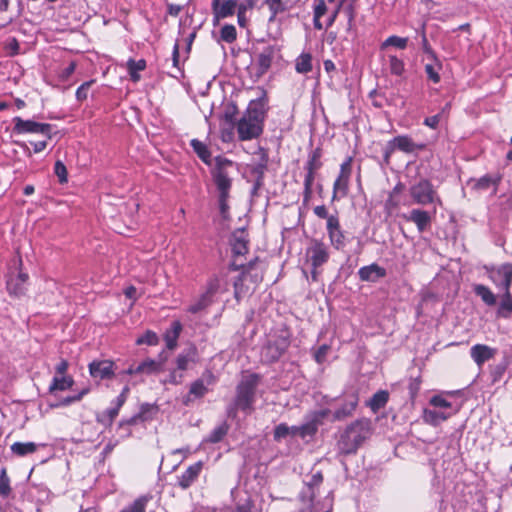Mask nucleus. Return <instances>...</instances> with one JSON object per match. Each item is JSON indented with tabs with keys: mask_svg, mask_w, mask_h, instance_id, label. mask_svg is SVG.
Masks as SVG:
<instances>
[{
	"mask_svg": "<svg viewBox=\"0 0 512 512\" xmlns=\"http://www.w3.org/2000/svg\"><path fill=\"white\" fill-rule=\"evenodd\" d=\"M266 93L257 100H252L246 112L237 122L238 137L241 141L252 140L259 137L263 132V124L267 112Z\"/></svg>",
	"mask_w": 512,
	"mask_h": 512,
	"instance_id": "1",
	"label": "nucleus"
},
{
	"mask_svg": "<svg viewBox=\"0 0 512 512\" xmlns=\"http://www.w3.org/2000/svg\"><path fill=\"white\" fill-rule=\"evenodd\" d=\"M233 168L234 163L231 160L218 156L215 159V168L212 170L213 181L219 193V210L224 220L229 218L228 200L232 187L231 170Z\"/></svg>",
	"mask_w": 512,
	"mask_h": 512,
	"instance_id": "2",
	"label": "nucleus"
},
{
	"mask_svg": "<svg viewBox=\"0 0 512 512\" xmlns=\"http://www.w3.org/2000/svg\"><path fill=\"white\" fill-rule=\"evenodd\" d=\"M372 434L370 419L360 418L350 423L340 434L337 442L338 451L348 455L355 453Z\"/></svg>",
	"mask_w": 512,
	"mask_h": 512,
	"instance_id": "3",
	"label": "nucleus"
},
{
	"mask_svg": "<svg viewBox=\"0 0 512 512\" xmlns=\"http://www.w3.org/2000/svg\"><path fill=\"white\" fill-rule=\"evenodd\" d=\"M258 376L251 374L242 378L236 387V396L234 402L227 408V415L230 418H236L237 411L241 410L250 414L254 408L255 392L258 386Z\"/></svg>",
	"mask_w": 512,
	"mask_h": 512,
	"instance_id": "4",
	"label": "nucleus"
},
{
	"mask_svg": "<svg viewBox=\"0 0 512 512\" xmlns=\"http://www.w3.org/2000/svg\"><path fill=\"white\" fill-rule=\"evenodd\" d=\"M254 265L255 263L251 261L246 265L234 267L235 270L240 269V267L243 269L241 275L234 282L236 299H240L246 294L253 292L257 284L262 280V274L255 270Z\"/></svg>",
	"mask_w": 512,
	"mask_h": 512,
	"instance_id": "5",
	"label": "nucleus"
},
{
	"mask_svg": "<svg viewBox=\"0 0 512 512\" xmlns=\"http://www.w3.org/2000/svg\"><path fill=\"white\" fill-rule=\"evenodd\" d=\"M289 345L290 341L287 332L270 336L261 350L262 361L266 363L276 362L285 353Z\"/></svg>",
	"mask_w": 512,
	"mask_h": 512,
	"instance_id": "6",
	"label": "nucleus"
},
{
	"mask_svg": "<svg viewBox=\"0 0 512 512\" xmlns=\"http://www.w3.org/2000/svg\"><path fill=\"white\" fill-rule=\"evenodd\" d=\"M409 194L414 203L419 205L425 206L436 201L440 202L432 183L425 178H422L417 183L411 185L409 188Z\"/></svg>",
	"mask_w": 512,
	"mask_h": 512,
	"instance_id": "7",
	"label": "nucleus"
},
{
	"mask_svg": "<svg viewBox=\"0 0 512 512\" xmlns=\"http://www.w3.org/2000/svg\"><path fill=\"white\" fill-rule=\"evenodd\" d=\"M424 147L425 146L423 144L414 142L408 135H399L387 142L384 149L383 159L386 164H389L391 155L395 150L410 154L417 150H422Z\"/></svg>",
	"mask_w": 512,
	"mask_h": 512,
	"instance_id": "8",
	"label": "nucleus"
},
{
	"mask_svg": "<svg viewBox=\"0 0 512 512\" xmlns=\"http://www.w3.org/2000/svg\"><path fill=\"white\" fill-rule=\"evenodd\" d=\"M489 279L500 288L503 293L510 291L512 284V263H504L498 266L485 267Z\"/></svg>",
	"mask_w": 512,
	"mask_h": 512,
	"instance_id": "9",
	"label": "nucleus"
},
{
	"mask_svg": "<svg viewBox=\"0 0 512 512\" xmlns=\"http://www.w3.org/2000/svg\"><path fill=\"white\" fill-rule=\"evenodd\" d=\"M352 173V158L348 157L340 166V173L333 185L332 201L344 198L349 192V182Z\"/></svg>",
	"mask_w": 512,
	"mask_h": 512,
	"instance_id": "10",
	"label": "nucleus"
},
{
	"mask_svg": "<svg viewBox=\"0 0 512 512\" xmlns=\"http://www.w3.org/2000/svg\"><path fill=\"white\" fill-rule=\"evenodd\" d=\"M13 122L15 123L13 130L18 134L35 133L42 134L47 139L51 138L52 126L48 123H38L32 120H23L20 117H15Z\"/></svg>",
	"mask_w": 512,
	"mask_h": 512,
	"instance_id": "11",
	"label": "nucleus"
},
{
	"mask_svg": "<svg viewBox=\"0 0 512 512\" xmlns=\"http://www.w3.org/2000/svg\"><path fill=\"white\" fill-rule=\"evenodd\" d=\"M279 49L276 46L270 45L265 47L258 55L256 64L253 67L255 70V77L261 78L270 69L272 61Z\"/></svg>",
	"mask_w": 512,
	"mask_h": 512,
	"instance_id": "12",
	"label": "nucleus"
},
{
	"mask_svg": "<svg viewBox=\"0 0 512 512\" xmlns=\"http://www.w3.org/2000/svg\"><path fill=\"white\" fill-rule=\"evenodd\" d=\"M359 403V397L356 392L348 394L345 398L344 403L338 409H336L333 413L330 412L331 421H343L348 417H351L355 412Z\"/></svg>",
	"mask_w": 512,
	"mask_h": 512,
	"instance_id": "13",
	"label": "nucleus"
},
{
	"mask_svg": "<svg viewBox=\"0 0 512 512\" xmlns=\"http://www.w3.org/2000/svg\"><path fill=\"white\" fill-rule=\"evenodd\" d=\"M330 415L329 409H322L319 411L314 412L311 416L308 422L304 423L303 425L299 426V436L301 438H305L307 436H313L317 430L318 426L323 423V420L327 418Z\"/></svg>",
	"mask_w": 512,
	"mask_h": 512,
	"instance_id": "14",
	"label": "nucleus"
},
{
	"mask_svg": "<svg viewBox=\"0 0 512 512\" xmlns=\"http://www.w3.org/2000/svg\"><path fill=\"white\" fill-rule=\"evenodd\" d=\"M28 274L19 271L16 275L10 274L7 279V290L10 295L20 297L25 294Z\"/></svg>",
	"mask_w": 512,
	"mask_h": 512,
	"instance_id": "15",
	"label": "nucleus"
},
{
	"mask_svg": "<svg viewBox=\"0 0 512 512\" xmlns=\"http://www.w3.org/2000/svg\"><path fill=\"white\" fill-rule=\"evenodd\" d=\"M113 367L114 363L110 360L93 361L89 364V372L95 379H110L114 375Z\"/></svg>",
	"mask_w": 512,
	"mask_h": 512,
	"instance_id": "16",
	"label": "nucleus"
},
{
	"mask_svg": "<svg viewBox=\"0 0 512 512\" xmlns=\"http://www.w3.org/2000/svg\"><path fill=\"white\" fill-rule=\"evenodd\" d=\"M406 221L416 225L419 232H424L431 226L432 216L428 211L422 209H412L408 215H403Z\"/></svg>",
	"mask_w": 512,
	"mask_h": 512,
	"instance_id": "17",
	"label": "nucleus"
},
{
	"mask_svg": "<svg viewBox=\"0 0 512 512\" xmlns=\"http://www.w3.org/2000/svg\"><path fill=\"white\" fill-rule=\"evenodd\" d=\"M307 255L310 257L312 266L317 268L323 265L328 260V252L326 246L321 242H314L313 245L308 248Z\"/></svg>",
	"mask_w": 512,
	"mask_h": 512,
	"instance_id": "18",
	"label": "nucleus"
},
{
	"mask_svg": "<svg viewBox=\"0 0 512 512\" xmlns=\"http://www.w3.org/2000/svg\"><path fill=\"white\" fill-rule=\"evenodd\" d=\"M495 354L496 349L484 344H476L470 349L471 358L479 367H481L486 361L493 358Z\"/></svg>",
	"mask_w": 512,
	"mask_h": 512,
	"instance_id": "19",
	"label": "nucleus"
},
{
	"mask_svg": "<svg viewBox=\"0 0 512 512\" xmlns=\"http://www.w3.org/2000/svg\"><path fill=\"white\" fill-rule=\"evenodd\" d=\"M203 467L201 461L189 466L182 474L178 477V485L183 489H188L198 478Z\"/></svg>",
	"mask_w": 512,
	"mask_h": 512,
	"instance_id": "20",
	"label": "nucleus"
},
{
	"mask_svg": "<svg viewBox=\"0 0 512 512\" xmlns=\"http://www.w3.org/2000/svg\"><path fill=\"white\" fill-rule=\"evenodd\" d=\"M207 392L208 388L204 384V379H197L191 383L188 394L182 398V403L189 406L194 400L204 397Z\"/></svg>",
	"mask_w": 512,
	"mask_h": 512,
	"instance_id": "21",
	"label": "nucleus"
},
{
	"mask_svg": "<svg viewBox=\"0 0 512 512\" xmlns=\"http://www.w3.org/2000/svg\"><path fill=\"white\" fill-rule=\"evenodd\" d=\"M237 6V0H227L220 4V2L212 3V10L214 14L215 21H219L220 19L226 18L228 16H232L235 13Z\"/></svg>",
	"mask_w": 512,
	"mask_h": 512,
	"instance_id": "22",
	"label": "nucleus"
},
{
	"mask_svg": "<svg viewBox=\"0 0 512 512\" xmlns=\"http://www.w3.org/2000/svg\"><path fill=\"white\" fill-rule=\"evenodd\" d=\"M165 360V358H160L159 360L148 358L137 365L136 371L140 372V375H153L160 373L164 370Z\"/></svg>",
	"mask_w": 512,
	"mask_h": 512,
	"instance_id": "23",
	"label": "nucleus"
},
{
	"mask_svg": "<svg viewBox=\"0 0 512 512\" xmlns=\"http://www.w3.org/2000/svg\"><path fill=\"white\" fill-rule=\"evenodd\" d=\"M248 239L244 230H237L232 234L231 245L235 255L241 256L248 251Z\"/></svg>",
	"mask_w": 512,
	"mask_h": 512,
	"instance_id": "24",
	"label": "nucleus"
},
{
	"mask_svg": "<svg viewBox=\"0 0 512 512\" xmlns=\"http://www.w3.org/2000/svg\"><path fill=\"white\" fill-rule=\"evenodd\" d=\"M358 274L362 281H376L385 276V270L377 264H372L360 268Z\"/></svg>",
	"mask_w": 512,
	"mask_h": 512,
	"instance_id": "25",
	"label": "nucleus"
},
{
	"mask_svg": "<svg viewBox=\"0 0 512 512\" xmlns=\"http://www.w3.org/2000/svg\"><path fill=\"white\" fill-rule=\"evenodd\" d=\"M182 331V325L178 321H174L171 325V328L166 331L164 335V339L166 342V347L169 350H173L177 346V340Z\"/></svg>",
	"mask_w": 512,
	"mask_h": 512,
	"instance_id": "26",
	"label": "nucleus"
},
{
	"mask_svg": "<svg viewBox=\"0 0 512 512\" xmlns=\"http://www.w3.org/2000/svg\"><path fill=\"white\" fill-rule=\"evenodd\" d=\"M74 384V380L71 376H54L52 383L49 386L51 393L55 391H65L70 389Z\"/></svg>",
	"mask_w": 512,
	"mask_h": 512,
	"instance_id": "27",
	"label": "nucleus"
},
{
	"mask_svg": "<svg viewBox=\"0 0 512 512\" xmlns=\"http://www.w3.org/2000/svg\"><path fill=\"white\" fill-rule=\"evenodd\" d=\"M213 302V298L204 292L188 307L187 311L192 314L206 310Z\"/></svg>",
	"mask_w": 512,
	"mask_h": 512,
	"instance_id": "28",
	"label": "nucleus"
},
{
	"mask_svg": "<svg viewBox=\"0 0 512 512\" xmlns=\"http://www.w3.org/2000/svg\"><path fill=\"white\" fill-rule=\"evenodd\" d=\"M10 449L14 455L23 457L33 454L37 450V445L34 442H15Z\"/></svg>",
	"mask_w": 512,
	"mask_h": 512,
	"instance_id": "29",
	"label": "nucleus"
},
{
	"mask_svg": "<svg viewBox=\"0 0 512 512\" xmlns=\"http://www.w3.org/2000/svg\"><path fill=\"white\" fill-rule=\"evenodd\" d=\"M388 399V392L385 390H380L372 396L368 402V406L373 412H377L387 404Z\"/></svg>",
	"mask_w": 512,
	"mask_h": 512,
	"instance_id": "30",
	"label": "nucleus"
},
{
	"mask_svg": "<svg viewBox=\"0 0 512 512\" xmlns=\"http://www.w3.org/2000/svg\"><path fill=\"white\" fill-rule=\"evenodd\" d=\"M497 314L500 317L507 318L512 314V294L511 291H505L501 295V301L498 307Z\"/></svg>",
	"mask_w": 512,
	"mask_h": 512,
	"instance_id": "31",
	"label": "nucleus"
},
{
	"mask_svg": "<svg viewBox=\"0 0 512 512\" xmlns=\"http://www.w3.org/2000/svg\"><path fill=\"white\" fill-rule=\"evenodd\" d=\"M312 55L310 53H302L295 62V70L300 74H306L312 71Z\"/></svg>",
	"mask_w": 512,
	"mask_h": 512,
	"instance_id": "32",
	"label": "nucleus"
},
{
	"mask_svg": "<svg viewBox=\"0 0 512 512\" xmlns=\"http://www.w3.org/2000/svg\"><path fill=\"white\" fill-rule=\"evenodd\" d=\"M191 146L198 157L207 165L211 164V153L208 147L203 142L193 139L191 140Z\"/></svg>",
	"mask_w": 512,
	"mask_h": 512,
	"instance_id": "33",
	"label": "nucleus"
},
{
	"mask_svg": "<svg viewBox=\"0 0 512 512\" xmlns=\"http://www.w3.org/2000/svg\"><path fill=\"white\" fill-rule=\"evenodd\" d=\"M500 180H501V177L499 175H496V176L485 175L477 180L474 187L477 190H487L488 188L493 186V188H494L493 193H496L497 185L500 182Z\"/></svg>",
	"mask_w": 512,
	"mask_h": 512,
	"instance_id": "34",
	"label": "nucleus"
},
{
	"mask_svg": "<svg viewBox=\"0 0 512 512\" xmlns=\"http://www.w3.org/2000/svg\"><path fill=\"white\" fill-rule=\"evenodd\" d=\"M196 350L189 349L186 353L179 354L176 358V369L183 372L188 369L189 363L194 362Z\"/></svg>",
	"mask_w": 512,
	"mask_h": 512,
	"instance_id": "35",
	"label": "nucleus"
},
{
	"mask_svg": "<svg viewBox=\"0 0 512 512\" xmlns=\"http://www.w3.org/2000/svg\"><path fill=\"white\" fill-rule=\"evenodd\" d=\"M474 292L477 296H479L482 299V301L485 304L489 306H493L496 304V296L487 286L482 284L475 285Z\"/></svg>",
	"mask_w": 512,
	"mask_h": 512,
	"instance_id": "36",
	"label": "nucleus"
},
{
	"mask_svg": "<svg viewBox=\"0 0 512 512\" xmlns=\"http://www.w3.org/2000/svg\"><path fill=\"white\" fill-rule=\"evenodd\" d=\"M151 499L152 497L149 495L140 496L120 512H145L147 504Z\"/></svg>",
	"mask_w": 512,
	"mask_h": 512,
	"instance_id": "37",
	"label": "nucleus"
},
{
	"mask_svg": "<svg viewBox=\"0 0 512 512\" xmlns=\"http://www.w3.org/2000/svg\"><path fill=\"white\" fill-rule=\"evenodd\" d=\"M228 431L229 425L226 422H223L211 431L206 442L218 443L227 435Z\"/></svg>",
	"mask_w": 512,
	"mask_h": 512,
	"instance_id": "38",
	"label": "nucleus"
},
{
	"mask_svg": "<svg viewBox=\"0 0 512 512\" xmlns=\"http://www.w3.org/2000/svg\"><path fill=\"white\" fill-rule=\"evenodd\" d=\"M88 392H89V389L84 388L78 394H75L73 396L64 397V398L60 399L58 402L50 404V406L52 408L69 406L70 404H72L74 402L80 401L86 394H88Z\"/></svg>",
	"mask_w": 512,
	"mask_h": 512,
	"instance_id": "39",
	"label": "nucleus"
},
{
	"mask_svg": "<svg viewBox=\"0 0 512 512\" xmlns=\"http://www.w3.org/2000/svg\"><path fill=\"white\" fill-rule=\"evenodd\" d=\"M408 45V38L399 37L392 35L382 42L380 49L385 50L389 46L396 47L398 49H405Z\"/></svg>",
	"mask_w": 512,
	"mask_h": 512,
	"instance_id": "40",
	"label": "nucleus"
},
{
	"mask_svg": "<svg viewBox=\"0 0 512 512\" xmlns=\"http://www.w3.org/2000/svg\"><path fill=\"white\" fill-rule=\"evenodd\" d=\"M448 417H449V415L445 414L443 412H438L435 410H425L424 411V420L427 423L432 424L434 426L445 421Z\"/></svg>",
	"mask_w": 512,
	"mask_h": 512,
	"instance_id": "41",
	"label": "nucleus"
},
{
	"mask_svg": "<svg viewBox=\"0 0 512 512\" xmlns=\"http://www.w3.org/2000/svg\"><path fill=\"white\" fill-rule=\"evenodd\" d=\"M323 482V475L321 472H317L311 476V479L306 483L309 488L308 501L311 504L316 497L314 487H318Z\"/></svg>",
	"mask_w": 512,
	"mask_h": 512,
	"instance_id": "42",
	"label": "nucleus"
},
{
	"mask_svg": "<svg viewBox=\"0 0 512 512\" xmlns=\"http://www.w3.org/2000/svg\"><path fill=\"white\" fill-rule=\"evenodd\" d=\"M509 359L508 358H504L500 363L496 364L492 369H491V376H492V379L494 382H497L499 381L504 373L506 372L508 366H509Z\"/></svg>",
	"mask_w": 512,
	"mask_h": 512,
	"instance_id": "43",
	"label": "nucleus"
},
{
	"mask_svg": "<svg viewBox=\"0 0 512 512\" xmlns=\"http://www.w3.org/2000/svg\"><path fill=\"white\" fill-rule=\"evenodd\" d=\"M11 493L10 478L8 477L6 468L0 471V496L7 497Z\"/></svg>",
	"mask_w": 512,
	"mask_h": 512,
	"instance_id": "44",
	"label": "nucleus"
},
{
	"mask_svg": "<svg viewBox=\"0 0 512 512\" xmlns=\"http://www.w3.org/2000/svg\"><path fill=\"white\" fill-rule=\"evenodd\" d=\"M321 158V151L320 149L314 150L310 155L309 159L306 163V170H312L317 171L322 166V163L320 161Z\"/></svg>",
	"mask_w": 512,
	"mask_h": 512,
	"instance_id": "45",
	"label": "nucleus"
},
{
	"mask_svg": "<svg viewBox=\"0 0 512 512\" xmlns=\"http://www.w3.org/2000/svg\"><path fill=\"white\" fill-rule=\"evenodd\" d=\"M221 40L226 43H233L237 38L236 28L233 25H224L220 31Z\"/></svg>",
	"mask_w": 512,
	"mask_h": 512,
	"instance_id": "46",
	"label": "nucleus"
},
{
	"mask_svg": "<svg viewBox=\"0 0 512 512\" xmlns=\"http://www.w3.org/2000/svg\"><path fill=\"white\" fill-rule=\"evenodd\" d=\"M389 69L394 75L401 76L404 72V62L395 55H389Z\"/></svg>",
	"mask_w": 512,
	"mask_h": 512,
	"instance_id": "47",
	"label": "nucleus"
},
{
	"mask_svg": "<svg viewBox=\"0 0 512 512\" xmlns=\"http://www.w3.org/2000/svg\"><path fill=\"white\" fill-rule=\"evenodd\" d=\"M287 0H266L269 9L272 12L270 20H274L276 15L286 9Z\"/></svg>",
	"mask_w": 512,
	"mask_h": 512,
	"instance_id": "48",
	"label": "nucleus"
},
{
	"mask_svg": "<svg viewBox=\"0 0 512 512\" xmlns=\"http://www.w3.org/2000/svg\"><path fill=\"white\" fill-rule=\"evenodd\" d=\"M159 342V338L158 336L156 335L155 332L153 331H146V333L139 337L137 340H136V344L138 345H142V344H147V345H157Z\"/></svg>",
	"mask_w": 512,
	"mask_h": 512,
	"instance_id": "49",
	"label": "nucleus"
},
{
	"mask_svg": "<svg viewBox=\"0 0 512 512\" xmlns=\"http://www.w3.org/2000/svg\"><path fill=\"white\" fill-rule=\"evenodd\" d=\"M219 288H220V280L217 276H213L208 280L204 293L209 295L210 297L214 298V296L218 292Z\"/></svg>",
	"mask_w": 512,
	"mask_h": 512,
	"instance_id": "50",
	"label": "nucleus"
},
{
	"mask_svg": "<svg viewBox=\"0 0 512 512\" xmlns=\"http://www.w3.org/2000/svg\"><path fill=\"white\" fill-rule=\"evenodd\" d=\"M54 172H55L56 176L58 177L59 182L61 184L67 182L68 173H67L66 166L64 165V163L62 161H60V160L56 161L55 166H54Z\"/></svg>",
	"mask_w": 512,
	"mask_h": 512,
	"instance_id": "51",
	"label": "nucleus"
},
{
	"mask_svg": "<svg viewBox=\"0 0 512 512\" xmlns=\"http://www.w3.org/2000/svg\"><path fill=\"white\" fill-rule=\"evenodd\" d=\"M341 6H343L344 12L347 15L348 29H352L353 26H354V20H355L356 11H357V5L341 4Z\"/></svg>",
	"mask_w": 512,
	"mask_h": 512,
	"instance_id": "52",
	"label": "nucleus"
},
{
	"mask_svg": "<svg viewBox=\"0 0 512 512\" xmlns=\"http://www.w3.org/2000/svg\"><path fill=\"white\" fill-rule=\"evenodd\" d=\"M328 234L332 245H334L337 249L341 248L344 245V235L342 233L341 228L333 230Z\"/></svg>",
	"mask_w": 512,
	"mask_h": 512,
	"instance_id": "53",
	"label": "nucleus"
},
{
	"mask_svg": "<svg viewBox=\"0 0 512 512\" xmlns=\"http://www.w3.org/2000/svg\"><path fill=\"white\" fill-rule=\"evenodd\" d=\"M440 65L439 64H426L425 65V72L428 76V78L433 81L434 83H438L440 81V75L438 73Z\"/></svg>",
	"mask_w": 512,
	"mask_h": 512,
	"instance_id": "54",
	"label": "nucleus"
},
{
	"mask_svg": "<svg viewBox=\"0 0 512 512\" xmlns=\"http://www.w3.org/2000/svg\"><path fill=\"white\" fill-rule=\"evenodd\" d=\"M119 409L117 406H114L113 408H109L102 416L101 418H98V421L100 422H103V423H107V424H112V422L114 421V419L117 417L118 413H119Z\"/></svg>",
	"mask_w": 512,
	"mask_h": 512,
	"instance_id": "55",
	"label": "nucleus"
},
{
	"mask_svg": "<svg viewBox=\"0 0 512 512\" xmlns=\"http://www.w3.org/2000/svg\"><path fill=\"white\" fill-rule=\"evenodd\" d=\"M94 83L93 80L84 82L81 86L78 87L76 91V98L78 101L86 100L88 97V92L92 84Z\"/></svg>",
	"mask_w": 512,
	"mask_h": 512,
	"instance_id": "56",
	"label": "nucleus"
},
{
	"mask_svg": "<svg viewBox=\"0 0 512 512\" xmlns=\"http://www.w3.org/2000/svg\"><path fill=\"white\" fill-rule=\"evenodd\" d=\"M330 351V346L323 344L321 345L315 352L314 358L317 363L321 364L326 360L328 352Z\"/></svg>",
	"mask_w": 512,
	"mask_h": 512,
	"instance_id": "57",
	"label": "nucleus"
},
{
	"mask_svg": "<svg viewBox=\"0 0 512 512\" xmlns=\"http://www.w3.org/2000/svg\"><path fill=\"white\" fill-rule=\"evenodd\" d=\"M289 434V426H287L286 424H279L275 427V430H274V439L276 441H279L281 440L282 438H285L287 437Z\"/></svg>",
	"mask_w": 512,
	"mask_h": 512,
	"instance_id": "58",
	"label": "nucleus"
},
{
	"mask_svg": "<svg viewBox=\"0 0 512 512\" xmlns=\"http://www.w3.org/2000/svg\"><path fill=\"white\" fill-rule=\"evenodd\" d=\"M127 67H128L129 72L142 71L146 67V62H145V60L134 61V60L130 59L127 62Z\"/></svg>",
	"mask_w": 512,
	"mask_h": 512,
	"instance_id": "59",
	"label": "nucleus"
},
{
	"mask_svg": "<svg viewBox=\"0 0 512 512\" xmlns=\"http://www.w3.org/2000/svg\"><path fill=\"white\" fill-rule=\"evenodd\" d=\"M183 373L177 369L173 370L169 374V378L165 381L173 385H178L183 382Z\"/></svg>",
	"mask_w": 512,
	"mask_h": 512,
	"instance_id": "60",
	"label": "nucleus"
},
{
	"mask_svg": "<svg viewBox=\"0 0 512 512\" xmlns=\"http://www.w3.org/2000/svg\"><path fill=\"white\" fill-rule=\"evenodd\" d=\"M327 11V6L324 0H316V4L314 6V16L315 18H321Z\"/></svg>",
	"mask_w": 512,
	"mask_h": 512,
	"instance_id": "61",
	"label": "nucleus"
},
{
	"mask_svg": "<svg viewBox=\"0 0 512 512\" xmlns=\"http://www.w3.org/2000/svg\"><path fill=\"white\" fill-rule=\"evenodd\" d=\"M431 405L441 408H449L451 404L442 396H433L430 400Z\"/></svg>",
	"mask_w": 512,
	"mask_h": 512,
	"instance_id": "62",
	"label": "nucleus"
},
{
	"mask_svg": "<svg viewBox=\"0 0 512 512\" xmlns=\"http://www.w3.org/2000/svg\"><path fill=\"white\" fill-rule=\"evenodd\" d=\"M340 223H339V219L337 216L335 215H330L328 218H327V231L328 233L333 231V230H337V229H340Z\"/></svg>",
	"mask_w": 512,
	"mask_h": 512,
	"instance_id": "63",
	"label": "nucleus"
},
{
	"mask_svg": "<svg viewBox=\"0 0 512 512\" xmlns=\"http://www.w3.org/2000/svg\"><path fill=\"white\" fill-rule=\"evenodd\" d=\"M440 118V114L427 117L424 121V124L432 129H436L437 126L439 125Z\"/></svg>",
	"mask_w": 512,
	"mask_h": 512,
	"instance_id": "64",
	"label": "nucleus"
}]
</instances>
